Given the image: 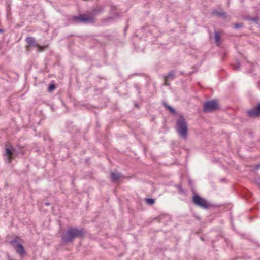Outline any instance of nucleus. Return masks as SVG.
Returning a JSON list of instances; mask_svg holds the SVG:
<instances>
[{
    "label": "nucleus",
    "mask_w": 260,
    "mask_h": 260,
    "mask_svg": "<svg viewBox=\"0 0 260 260\" xmlns=\"http://www.w3.org/2000/svg\"><path fill=\"white\" fill-rule=\"evenodd\" d=\"M162 105L168 110L169 112L172 114L173 115L176 114V111L175 109L170 105H168L166 102L162 101Z\"/></svg>",
    "instance_id": "4468645a"
},
{
    "label": "nucleus",
    "mask_w": 260,
    "mask_h": 260,
    "mask_svg": "<svg viewBox=\"0 0 260 260\" xmlns=\"http://www.w3.org/2000/svg\"><path fill=\"white\" fill-rule=\"evenodd\" d=\"M174 77V71L173 70L169 72L168 75L164 77V80L165 81V85L166 86H169L170 85L169 83L167 82V80L169 79H173Z\"/></svg>",
    "instance_id": "ddd939ff"
},
{
    "label": "nucleus",
    "mask_w": 260,
    "mask_h": 260,
    "mask_svg": "<svg viewBox=\"0 0 260 260\" xmlns=\"http://www.w3.org/2000/svg\"><path fill=\"white\" fill-rule=\"evenodd\" d=\"M212 14L220 18L222 17L223 19H226L227 17V13L224 11L219 12L214 10L212 12Z\"/></svg>",
    "instance_id": "9b49d317"
},
{
    "label": "nucleus",
    "mask_w": 260,
    "mask_h": 260,
    "mask_svg": "<svg viewBox=\"0 0 260 260\" xmlns=\"http://www.w3.org/2000/svg\"><path fill=\"white\" fill-rule=\"evenodd\" d=\"M74 180H75V179H74V178H73V180H72V185H74Z\"/></svg>",
    "instance_id": "7c9ffc66"
},
{
    "label": "nucleus",
    "mask_w": 260,
    "mask_h": 260,
    "mask_svg": "<svg viewBox=\"0 0 260 260\" xmlns=\"http://www.w3.org/2000/svg\"><path fill=\"white\" fill-rule=\"evenodd\" d=\"M55 89V85L53 83H51L49 85L48 88V91L51 92Z\"/></svg>",
    "instance_id": "412c9836"
},
{
    "label": "nucleus",
    "mask_w": 260,
    "mask_h": 260,
    "mask_svg": "<svg viewBox=\"0 0 260 260\" xmlns=\"http://www.w3.org/2000/svg\"><path fill=\"white\" fill-rule=\"evenodd\" d=\"M103 11V8L101 6H96L95 7L93 8L90 12H89V15L91 16H93L94 17L101 13Z\"/></svg>",
    "instance_id": "1a4fd4ad"
},
{
    "label": "nucleus",
    "mask_w": 260,
    "mask_h": 260,
    "mask_svg": "<svg viewBox=\"0 0 260 260\" xmlns=\"http://www.w3.org/2000/svg\"><path fill=\"white\" fill-rule=\"evenodd\" d=\"M215 43L217 44V45H219L220 44V33L217 31H215Z\"/></svg>",
    "instance_id": "dca6fc26"
},
{
    "label": "nucleus",
    "mask_w": 260,
    "mask_h": 260,
    "mask_svg": "<svg viewBox=\"0 0 260 260\" xmlns=\"http://www.w3.org/2000/svg\"><path fill=\"white\" fill-rule=\"evenodd\" d=\"M176 186L178 188V189L179 190V192L180 193L184 194L185 193L184 190L183 189L181 184L176 185Z\"/></svg>",
    "instance_id": "4be33fe9"
},
{
    "label": "nucleus",
    "mask_w": 260,
    "mask_h": 260,
    "mask_svg": "<svg viewBox=\"0 0 260 260\" xmlns=\"http://www.w3.org/2000/svg\"><path fill=\"white\" fill-rule=\"evenodd\" d=\"M118 14L117 13H115L114 14V16H110V17H108V18H107L105 20H113L114 19V18H117L118 17Z\"/></svg>",
    "instance_id": "5701e85b"
},
{
    "label": "nucleus",
    "mask_w": 260,
    "mask_h": 260,
    "mask_svg": "<svg viewBox=\"0 0 260 260\" xmlns=\"http://www.w3.org/2000/svg\"><path fill=\"white\" fill-rule=\"evenodd\" d=\"M13 153L14 158H15L19 154H22V155L25 154L24 151L21 149L18 150V149H16L14 147H13Z\"/></svg>",
    "instance_id": "2eb2a0df"
},
{
    "label": "nucleus",
    "mask_w": 260,
    "mask_h": 260,
    "mask_svg": "<svg viewBox=\"0 0 260 260\" xmlns=\"http://www.w3.org/2000/svg\"><path fill=\"white\" fill-rule=\"evenodd\" d=\"M247 116L251 118H257L260 116V114L256 112L253 109L248 110L246 112Z\"/></svg>",
    "instance_id": "f8f14e48"
},
{
    "label": "nucleus",
    "mask_w": 260,
    "mask_h": 260,
    "mask_svg": "<svg viewBox=\"0 0 260 260\" xmlns=\"http://www.w3.org/2000/svg\"><path fill=\"white\" fill-rule=\"evenodd\" d=\"M256 112L260 114V103H258L256 106L253 108Z\"/></svg>",
    "instance_id": "b1692460"
},
{
    "label": "nucleus",
    "mask_w": 260,
    "mask_h": 260,
    "mask_svg": "<svg viewBox=\"0 0 260 260\" xmlns=\"http://www.w3.org/2000/svg\"><path fill=\"white\" fill-rule=\"evenodd\" d=\"M45 204V206H48V205H49L50 204L49 202H46V203H45V204Z\"/></svg>",
    "instance_id": "cd10ccee"
},
{
    "label": "nucleus",
    "mask_w": 260,
    "mask_h": 260,
    "mask_svg": "<svg viewBox=\"0 0 260 260\" xmlns=\"http://www.w3.org/2000/svg\"><path fill=\"white\" fill-rule=\"evenodd\" d=\"M191 180H190V179H189V184H191Z\"/></svg>",
    "instance_id": "2f4dec72"
},
{
    "label": "nucleus",
    "mask_w": 260,
    "mask_h": 260,
    "mask_svg": "<svg viewBox=\"0 0 260 260\" xmlns=\"http://www.w3.org/2000/svg\"><path fill=\"white\" fill-rule=\"evenodd\" d=\"M192 202L196 206L204 209H208L213 207V205L208 203L205 199L194 193L192 198Z\"/></svg>",
    "instance_id": "7ed1b4c3"
},
{
    "label": "nucleus",
    "mask_w": 260,
    "mask_h": 260,
    "mask_svg": "<svg viewBox=\"0 0 260 260\" xmlns=\"http://www.w3.org/2000/svg\"><path fill=\"white\" fill-rule=\"evenodd\" d=\"M246 19L249 21H254L256 23H258L259 20L258 17H251L249 16H247Z\"/></svg>",
    "instance_id": "a211bd4d"
},
{
    "label": "nucleus",
    "mask_w": 260,
    "mask_h": 260,
    "mask_svg": "<svg viewBox=\"0 0 260 260\" xmlns=\"http://www.w3.org/2000/svg\"><path fill=\"white\" fill-rule=\"evenodd\" d=\"M26 42L29 46L37 48V51L38 52L43 51L44 49V47L38 44L36 41L35 39L32 37H27L26 39Z\"/></svg>",
    "instance_id": "6e6552de"
},
{
    "label": "nucleus",
    "mask_w": 260,
    "mask_h": 260,
    "mask_svg": "<svg viewBox=\"0 0 260 260\" xmlns=\"http://www.w3.org/2000/svg\"><path fill=\"white\" fill-rule=\"evenodd\" d=\"M240 63L237 61L235 65H233V69L236 71H239L240 70Z\"/></svg>",
    "instance_id": "aec40b11"
},
{
    "label": "nucleus",
    "mask_w": 260,
    "mask_h": 260,
    "mask_svg": "<svg viewBox=\"0 0 260 260\" xmlns=\"http://www.w3.org/2000/svg\"><path fill=\"white\" fill-rule=\"evenodd\" d=\"M254 181L260 188V177L255 178Z\"/></svg>",
    "instance_id": "393cba45"
},
{
    "label": "nucleus",
    "mask_w": 260,
    "mask_h": 260,
    "mask_svg": "<svg viewBox=\"0 0 260 260\" xmlns=\"http://www.w3.org/2000/svg\"><path fill=\"white\" fill-rule=\"evenodd\" d=\"M10 245L13 246L16 251V252L21 256L26 254L24 247L21 243L17 240H12L9 242Z\"/></svg>",
    "instance_id": "423d86ee"
},
{
    "label": "nucleus",
    "mask_w": 260,
    "mask_h": 260,
    "mask_svg": "<svg viewBox=\"0 0 260 260\" xmlns=\"http://www.w3.org/2000/svg\"><path fill=\"white\" fill-rule=\"evenodd\" d=\"M121 177L122 174L117 172H113L110 173V178L113 182H116Z\"/></svg>",
    "instance_id": "9d476101"
},
{
    "label": "nucleus",
    "mask_w": 260,
    "mask_h": 260,
    "mask_svg": "<svg viewBox=\"0 0 260 260\" xmlns=\"http://www.w3.org/2000/svg\"><path fill=\"white\" fill-rule=\"evenodd\" d=\"M13 147L9 144L5 145V151L4 153V156L6 158V159L9 163H11L14 160V157L13 156Z\"/></svg>",
    "instance_id": "0eeeda50"
},
{
    "label": "nucleus",
    "mask_w": 260,
    "mask_h": 260,
    "mask_svg": "<svg viewBox=\"0 0 260 260\" xmlns=\"http://www.w3.org/2000/svg\"><path fill=\"white\" fill-rule=\"evenodd\" d=\"M86 231L84 228H70L66 233L61 236L62 242L69 243L73 242L75 238H83L84 237Z\"/></svg>",
    "instance_id": "f257e3e1"
},
{
    "label": "nucleus",
    "mask_w": 260,
    "mask_h": 260,
    "mask_svg": "<svg viewBox=\"0 0 260 260\" xmlns=\"http://www.w3.org/2000/svg\"><path fill=\"white\" fill-rule=\"evenodd\" d=\"M111 11L115 9V7L113 6H111Z\"/></svg>",
    "instance_id": "c85d7f7f"
},
{
    "label": "nucleus",
    "mask_w": 260,
    "mask_h": 260,
    "mask_svg": "<svg viewBox=\"0 0 260 260\" xmlns=\"http://www.w3.org/2000/svg\"><path fill=\"white\" fill-rule=\"evenodd\" d=\"M201 239H202V240H203V241H204V238H203V237H201Z\"/></svg>",
    "instance_id": "473e14b6"
},
{
    "label": "nucleus",
    "mask_w": 260,
    "mask_h": 260,
    "mask_svg": "<svg viewBox=\"0 0 260 260\" xmlns=\"http://www.w3.org/2000/svg\"><path fill=\"white\" fill-rule=\"evenodd\" d=\"M17 147H18V150L21 149V150H22V149H23V146H20V145H17Z\"/></svg>",
    "instance_id": "bb28decb"
},
{
    "label": "nucleus",
    "mask_w": 260,
    "mask_h": 260,
    "mask_svg": "<svg viewBox=\"0 0 260 260\" xmlns=\"http://www.w3.org/2000/svg\"><path fill=\"white\" fill-rule=\"evenodd\" d=\"M145 201L146 204L148 205H152L155 202V200L153 198H146Z\"/></svg>",
    "instance_id": "f3484780"
},
{
    "label": "nucleus",
    "mask_w": 260,
    "mask_h": 260,
    "mask_svg": "<svg viewBox=\"0 0 260 260\" xmlns=\"http://www.w3.org/2000/svg\"><path fill=\"white\" fill-rule=\"evenodd\" d=\"M4 31V30L3 29H0V33H3Z\"/></svg>",
    "instance_id": "c756f323"
},
{
    "label": "nucleus",
    "mask_w": 260,
    "mask_h": 260,
    "mask_svg": "<svg viewBox=\"0 0 260 260\" xmlns=\"http://www.w3.org/2000/svg\"><path fill=\"white\" fill-rule=\"evenodd\" d=\"M176 131L178 135L183 139H186L188 136V125L187 122L182 115L176 122Z\"/></svg>",
    "instance_id": "f03ea898"
},
{
    "label": "nucleus",
    "mask_w": 260,
    "mask_h": 260,
    "mask_svg": "<svg viewBox=\"0 0 260 260\" xmlns=\"http://www.w3.org/2000/svg\"><path fill=\"white\" fill-rule=\"evenodd\" d=\"M73 20L75 22H80L84 23H93L95 22V18L93 16H87L85 14H80L73 17Z\"/></svg>",
    "instance_id": "39448f33"
},
{
    "label": "nucleus",
    "mask_w": 260,
    "mask_h": 260,
    "mask_svg": "<svg viewBox=\"0 0 260 260\" xmlns=\"http://www.w3.org/2000/svg\"><path fill=\"white\" fill-rule=\"evenodd\" d=\"M259 168H260V164H258L255 165V166H254V168L255 170H257Z\"/></svg>",
    "instance_id": "a878e982"
},
{
    "label": "nucleus",
    "mask_w": 260,
    "mask_h": 260,
    "mask_svg": "<svg viewBox=\"0 0 260 260\" xmlns=\"http://www.w3.org/2000/svg\"><path fill=\"white\" fill-rule=\"evenodd\" d=\"M244 26L243 23H236L234 24V28L235 29H239L242 28Z\"/></svg>",
    "instance_id": "6ab92c4d"
},
{
    "label": "nucleus",
    "mask_w": 260,
    "mask_h": 260,
    "mask_svg": "<svg viewBox=\"0 0 260 260\" xmlns=\"http://www.w3.org/2000/svg\"><path fill=\"white\" fill-rule=\"evenodd\" d=\"M219 109V104L217 99L208 100L205 102L203 111L205 113H210Z\"/></svg>",
    "instance_id": "20e7f679"
}]
</instances>
